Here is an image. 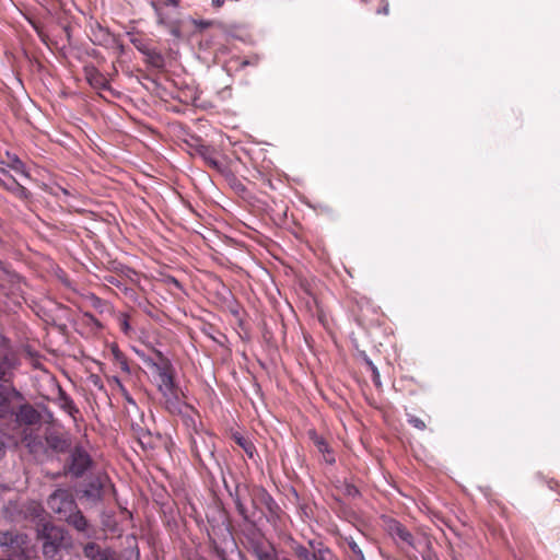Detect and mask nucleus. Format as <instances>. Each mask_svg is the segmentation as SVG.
Segmentation results:
<instances>
[{"label": "nucleus", "mask_w": 560, "mask_h": 560, "mask_svg": "<svg viewBox=\"0 0 560 560\" xmlns=\"http://www.w3.org/2000/svg\"><path fill=\"white\" fill-rule=\"evenodd\" d=\"M38 534L44 539V556L49 560H59V549L62 542L60 530L50 523H44Z\"/></svg>", "instance_id": "nucleus-5"}, {"label": "nucleus", "mask_w": 560, "mask_h": 560, "mask_svg": "<svg viewBox=\"0 0 560 560\" xmlns=\"http://www.w3.org/2000/svg\"><path fill=\"white\" fill-rule=\"evenodd\" d=\"M44 512L38 501L21 498L9 500L1 510L2 516L12 523L42 520Z\"/></svg>", "instance_id": "nucleus-1"}, {"label": "nucleus", "mask_w": 560, "mask_h": 560, "mask_svg": "<svg viewBox=\"0 0 560 560\" xmlns=\"http://www.w3.org/2000/svg\"><path fill=\"white\" fill-rule=\"evenodd\" d=\"M249 551L257 560H269L277 552L275 546L268 541H252Z\"/></svg>", "instance_id": "nucleus-18"}, {"label": "nucleus", "mask_w": 560, "mask_h": 560, "mask_svg": "<svg viewBox=\"0 0 560 560\" xmlns=\"http://www.w3.org/2000/svg\"><path fill=\"white\" fill-rule=\"evenodd\" d=\"M234 503H235V506H236V510L238 512V514L245 520V521H249V515L247 513V510L245 508V505L243 504V502L241 501L240 497H238V493L236 492L235 497H234Z\"/></svg>", "instance_id": "nucleus-30"}, {"label": "nucleus", "mask_w": 560, "mask_h": 560, "mask_svg": "<svg viewBox=\"0 0 560 560\" xmlns=\"http://www.w3.org/2000/svg\"><path fill=\"white\" fill-rule=\"evenodd\" d=\"M9 166L19 175L23 176V177H28L27 173L25 172L24 170V164L22 163V161L16 158L15 155H13V158H11V161L9 163Z\"/></svg>", "instance_id": "nucleus-28"}, {"label": "nucleus", "mask_w": 560, "mask_h": 560, "mask_svg": "<svg viewBox=\"0 0 560 560\" xmlns=\"http://www.w3.org/2000/svg\"><path fill=\"white\" fill-rule=\"evenodd\" d=\"M253 503L256 506L257 504L264 505L271 515H276L279 510L278 504L272 499V497L262 488H257L254 491Z\"/></svg>", "instance_id": "nucleus-19"}, {"label": "nucleus", "mask_w": 560, "mask_h": 560, "mask_svg": "<svg viewBox=\"0 0 560 560\" xmlns=\"http://www.w3.org/2000/svg\"><path fill=\"white\" fill-rule=\"evenodd\" d=\"M58 404L62 410L73 418L79 412L73 400L61 388H59Z\"/></svg>", "instance_id": "nucleus-22"}, {"label": "nucleus", "mask_w": 560, "mask_h": 560, "mask_svg": "<svg viewBox=\"0 0 560 560\" xmlns=\"http://www.w3.org/2000/svg\"><path fill=\"white\" fill-rule=\"evenodd\" d=\"M347 494L351 497H357L359 494V490L354 486L348 485L346 487Z\"/></svg>", "instance_id": "nucleus-35"}, {"label": "nucleus", "mask_w": 560, "mask_h": 560, "mask_svg": "<svg viewBox=\"0 0 560 560\" xmlns=\"http://www.w3.org/2000/svg\"><path fill=\"white\" fill-rule=\"evenodd\" d=\"M156 370L159 373V381H160L159 390L161 393L176 387L171 368L167 364L163 365V366L156 365Z\"/></svg>", "instance_id": "nucleus-21"}, {"label": "nucleus", "mask_w": 560, "mask_h": 560, "mask_svg": "<svg viewBox=\"0 0 560 560\" xmlns=\"http://www.w3.org/2000/svg\"><path fill=\"white\" fill-rule=\"evenodd\" d=\"M164 3L165 5L177 8L180 3V0H165Z\"/></svg>", "instance_id": "nucleus-36"}, {"label": "nucleus", "mask_w": 560, "mask_h": 560, "mask_svg": "<svg viewBox=\"0 0 560 560\" xmlns=\"http://www.w3.org/2000/svg\"><path fill=\"white\" fill-rule=\"evenodd\" d=\"M386 530L395 540H400L406 546L415 547L412 534L401 523L389 520L386 523Z\"/></svg>", "instance_id": "nucleus-14"}, {"label": "nucleus", "mask_w": 560, "mask_h": 560, "mask_svg": "<svg viewBox=\"0 0 560 560\" xmlns=\"http://www.w3.org/2000/svg\"><path fill=\"white\" fill-rule=\"evenodd\" d=\"M20 364V359L15 352L7 351L3 353L0 357V382H11Z\"/></svg>", "instance_id": "nucleus-12"}, {"label": "nucleus", "mask_w": 560, "mask_h": 560, "mask_svg": "<svg viewBox=\"0 0 560 560\" xmlns=\"http://www.w3.org/2000/svg\"><path fill=\"white\" fill-rule=\"evenodd\" d=\"M373 373H374V381L377 382L378 381V372L376 371L375 368H373Z\"/></svg>", "instance_id": "nucleus-39"}, {"label": "nucleus", "mask_w": 560, "mask_h": 560, "mask_svg": "<svg viewBox=\"0 0 560 560\" xmlns=\"http://www.w3.org/2000/svg\"><path fill=\"white\" fill-rule=\"evenodd\" d=\"M18 183L16 178L9 174L8 171L0 167V185L8 191Z\"/></svg>", "instance_id": "nucleus-26"}, {"label": "nucleus", "mask_w": 560, "mask_h": 560, "mask_svg": "<svg viewBox=\"0 0 560 560\" xmlns=\"http://www.w3.org/2000/svg\"><path fill=\"white\" fill-rule=\"evenodd\" d=\"M388 4H385L382 9H380L377 12L378 13H384V14H388Z\"/></svg>", "instance_id": "nucleus-38"}, {"label": "nucleus", "mask_w": 560, "mask_h": 560, "mask_svg": "<svg viewBox=\"0 0 560 560\" xmlns=\"http://www.w3.org/2000/svg\"><path fill=\"white\" fill-rule=\"evenodd\" d=\"M345 542L352 552L350 560H365L361 546L353 539V537H346Z\"/></svg>", "instance_id": "nucleus-25"}, {"label": "nucleus", "mask_w": 560, "mask_h": 560, "mask_svg": "<svg viewBox=\"0 0 560 560\" xmlns=\"http://www.w3.org/2000/svg\"><path fill=\"white\" fill-rule=\"evenodd\" d=\"M84 72L85 78L92 88L100 90L108 88L107 79L95 67H85Z\"/></svg>", "instance_id": "nucleus-20"}, {"label": "nucleus", "mask_w": 560, "mask_h": 560, "mask_svg": "<svg viewBox=\"0 0 560 560\" xmlns=\"http://www.w3.org/2000/svg\"><path fill=\"white\" fill-rule=\"evenodd\" d=\"M269 560H281V559L279 558L278 551H277L275 555H272V557H271V558H269Z\"/></svg>", "instance_id": "nucleus-40"}, {"label": "nucleus", "mask_w": 560, "mask_h": 560, "mask_svg": "<svg viewBox=\"0 0 560 560\" xmlns=\"http://www.w3.org/2000/svg\"><path fill=\"white\" fill-rule=\"evenodd\" d=\"M30 536L19 529H0V550L14 560H30Z\"/></svg>", "instance_id": "nucleus-2"}, {"label": "nucleus", "mask_w": 560, "mask_h": 560, "mask_svg": "<svg viewBox=\"0 0 560 560\" xmlns=\"http://www.w3.org/2000/svg\"><path fill=\"white\" fill-rule=\"evenodd\" d=\"M19 283V276L5 269L2 261H0V293L4 295L12 293Z\"/></svg>", "instance_id": "nucleus-17"}, {"label": "nucleus", "mask_w": 560, "mask_h": 560, "mask_svg": "<svg viewBox=\"0 0 560 560\" xmlns=\"http://www.w3.org/2000/svg\"><path fill=\"white\" fill-rule=\"evenodd\" d=\"M4 438H5V434L0 432V459L4 457L5 452H7Z\"/></svg>", "instance_id": "nucleus-34"}, {"label": "nucleus", "mask_w": 560, "mask_h": 560, "mask_svg": "<svg viewBox=\"0 0 560 560\" xmlns=\"http://www.w3.org/2000/svg\"><path fill=\"white\" fill-rule=\"evenodd\" d=\"M198 152L200 154V158L205 161V163L210 166L213 170L221 171V163L217 160V156H214L213 150H210L209 148H206L203 145L198 148Z\"/></svg>", "instance_id": "nucleus-23"}, {"label": "nucleus", "mask_w": 560, "mask_h": 560, "mask_svg": "<svg viewBox=\"0 0 560 560\" xmlns=\"http://www.w3.org/2000/svg\"><path fill=\"white\" fill-rule=\"evenodd\" d=\"M310 438L320 453L329 454L327 442L325 441V439L323 436H319L315 431H311ZM325 460L331 464L335 462V458L332 456L328 455V456H325Z\"/></svg>", "instance_id": "nucleus-24"}, {"label": "nucleus", "mask_w": 560, "mask_h": 560, "mask_svg": "<svg viewBox=\"0 0 560 560\" xmlns=\"http://www.w3.org/2000/svg\"><path fill=\"white\" fill-rule=\"evenodd\" d=\"M21 399V393L14 387L0 385V418L5 419L13 416L14 401Z\"/></svg>", "instance_id": "nucleus-9"}, {"label": "nucleus", "mask_w": 560, "mask_h": 560, "mask_svg": "<svg viewBox=\"0 0 560 560\" xmlns=\"http://www.w3.org/2000/svg\"><path fill=\"white\" fill-rule=\"evenodd\" d=\"M151 7L155 13L158 25L166 28L174 38L180 39L183 37L182 20L173 16L155 1H151Z\"/></svg>", "instance_id": "nucleus-7"}, {"label": "nucleus", "mask_w": 560, "mask_h": 560, "mask_svg": "<svg viewBox=\"0 0 560 560\" xmlns=\"http://www.w3.org/2000/svg\"><path fill=\"white\" fill-rule=\"evenodd\" d=\"M125 397H126V399H127V401H128V402H130V404H132V405H135V404H136V402H135V400H133L130 396L125 395Z\"/></svg>", "instance_id": "nucleus-41"}, {"label": "nucleus", "mask_w": 560, "mask_h": 560, "mask_svg": "<svg viewBox=\"0 0 560 560\" xmlns=\"http://www.w3.org/2000/svg\"><path fill=\"white\" fill-rule=\"evenodd\" d=\"M409 423L412 424L415 428H417L419 430H424L425 429L424 421H422L421 419H419L417 417H411L409 419Z\"/></svg>", "instance_id": "nucleus-32"}, {"label": "nucleus", "mask_w": 560, "mask_h": 560, "mask_svg": "<svg viewBox=\"0 0 560 560\" xmlns=\"http://www.w3.org/2000/svg\"><path fill=\"white\" fill-rule=\"evenodd\" d=\"M47 446L55 453L62 454L70 450L71 439L66 432L55 429H47L45 432Z\"/></svg>", "instance_id": "nucleus-10"}, {"label": "nucleus", "mask_w": 560, "mask_h": 560, "mask_svg": "<svg viewBox=\"0 0 560 560\" xmlns=\"http://www.w3.org/2000/svg\"><path fill=\"white\" fill-rule=\"evenodd\" d=\"M192 23L199 27L200 30H205V28H208L212 25V22L211 21H203V20H192Z\"/></svg>", "instance_id": "nucleus-33"}, {"label": "nucleus", "mask_w": 560, "mask_h": 560, "mask_svg": "<svg viewBox=\"0 0 560 560\" xmlns=\"http://www.w3.org/2000/svg\"><path fill=\"white\" fill-rule=\"evenodd\" d=\"M234 439L236 444L244 450L247 456L253 458L256 453V447L254 446V444L243 436H235Z\"/></svg>", "instance_id": "nucleus-27"}, {"label": "nucleus", "mask_w": 560, "mask_h": 560, "mask_svg": "<svg viewBox=\"0 0 560 560\" xmlns=\"http://www.w3.org/2000/svg\"><path fill=\"white\" fill-rule=\"evenodd\" d=\"M93 465V460L85 448L75 446L70 451V455L65 465V469L72 477H82Z\"/></svg>", "instance_id": "nucleus-6"}, {"label": "nucleus", "mask_w": 560, "mask_h": 560, "mask_svg": "<svg viewBox=\"0 0 560 560\" xmlns=\"http://www.w3.org/2000/svg\"><path fill=\"white\" fill-rule=\"evenodd\" d=\"M285 545L296 560H335L330 548L319 539H310L307 545H303L292 536H288Z\"/></svg>", "instance_id": "nucleus-3"}, {"label": "nucleus", "mask_w": 560, "mask_h": 560, "mask_svg": "<svg viewBox=\"0 0 560 560\" xmlns=\"http://www.w3.org/2000/svg\"><path fill=\"white\" fill-rule=\"evenodd\" d=\"M162 396L164 399V406L171 413L183 415L187 419H190L187 412L188 410H191V408L183 401L182 392L177 386L162 392Z\"/></svg>", "instance_id": "nucleus-8"}, {"label": "nucleus", "mask_w": 560, "mask_h": 560, "mask_svg": "<svg viewBox=\"0 0 560 560\" xmlns=\"http://www.w3.org/2000/svg\"><path fill=\"white\" fill-rule=\"evenodd\" d=\"M212 5L215 8H221L224 4V0H211Z\"/></svg>", "instance_id": "nucleus-37"}, {"label": "nucleus", "mask_w": 560, "mask_h": 560, "mask_svg": "<svg viewBox=\"0 0 560 560\" xmlns=\"http://www.w3.org/2000/svg\"><path fill=\"white\" fill-rule=\"evenodd\" d=\"M14 415L19 424L36 425L43 420L42 413L30 404L21 405Z\"/></svg>", "instance_id": "nucleus-13"}, {"label": "nucleus", "mask_w": 560, "mask_h": 560, "mask_svg": "<svg viewBox=\"0 0 560 560\" xmlns=\"http://www.w3.org/2000/svg\"><path fill=\"white\" fill-rule=\"evenodd\" d=\"M149 60L150 63L156 68H161L164 65L162 55L155 51L149 54Z\"/></svg>", "instance_id": "nucleus-31"}, {"label": "nucleus", "mask_w": 560, "mask_h": 560, "mask_svg": "<svg viewBox=\"0 0 560 560\" xmlns=\"http://www.w3.org/2000/svg\"><path fill=\"white\" fill-rule=\"evenodd\" d=\"M9 191L12 192L18 198L23 199V200L27 199L30 196V192L27 191V189L19 182L15 185H13V188H11Z\"/></svg>", "instance_id": "nucleus-29"}, {"label": "nucleus", "mask_w": 560, "mask_h": 560, "mask_svg": "<svg viewBox=\"0 0 560 560\" xmlns=\"http://www.w3.org/2000/svg\"><path fill=\"white\" fill-rule=\"evenodd\" d=\"M108 483V478L106 476H98L94 480L90 481L86 488L83 491L84 497L92 501L97 502L102 500L104 494V489Z\"/></svg>", "instance_id": "nucleus-16"}, {"label": "nucleus", "mask_w": 560, "mask_h": 560, "mask_svg": "<svg viewBox=\"0 0 560 560\" xmlns=\"http://www.w3.org/2000/svg\"><path fill=\"white\" fill-rule=\"evenodd\" d=\"M46 413H47V418L50 420L52 418V415L46 410Z\"/></svg>", "instance_id": "nucleus-42"}, {"label": "nucleus", "mask_w": 560, "mask_h": 560, "mask_svg": "<svg viewBox=\"0 0 560 560\" xmlns=\"http://www.w3.org/2000/svg\"><path fill=\"white\" fill-rule=\"evenodd\" d=\"M63 521L73 527L78 533L82 534L85 538H93L95 536V529L89 523L83 513L78 509V505Z\"/></svg>", "instance_id": "nucleus-11"}, {"label": "nucleus", "mask_w": 560, "mask_h": 560, "mask_svg": "<svg viewBox=\"0 0 560 560\" xmlns=\"http://www.w3.org/2000/svg\"><path fill=\"white\" fill-rule=\"evenodd\" d=\"M82 551L89 560H115V552L110 548H103L94 541L83 545Z\"/></svg>", "instance_id": "nucleus-15"}, {"label": "nucleus", "mask_w": 560, "mask_h": 560, "mask_svg": "<svg viewBox=\"0 0 560 560\" xmlns=\"http://www.w3.org/2000/svg\"><path fill=\"white\" fill-rule=\"evenodd\" d=\"M47 505L63 521L75 509L77 502L70 490L57 489L48 497Z\"/></svg>", "instance_id": "nucleus-4"}]
</instances>
